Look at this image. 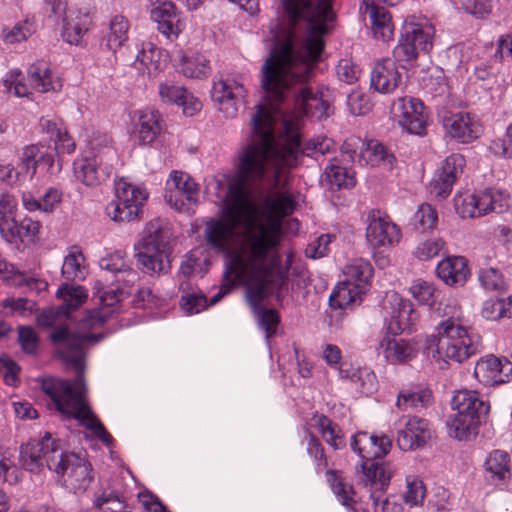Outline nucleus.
I'll use <instances>...</instances> for the list:
<instances>
[{
	"mask_svg": "<svg viewBox=\"0 0 512 512\" xmlns=\"http://www.w3.org/2000/svg\"><path fill=\"white\" fill-rule=\"evenodd\" d=\"M332 0H282L290 27H271L274 46L261 68V87L275 114L258 105L251 118L252 134L239 149L237 170L228 190L257 203L272 217L290 215L295 208L284 191L288 169L297 164L305 116H328L330 103L324 92L313 93L308 83L324 49L323 36L334 19Z\"/></svg>",
	"mask_w": 512,
	"mask_h": 512,
	"instance_id": "f257e3e1",
	"label": "nucleus"
},
{
	"mask_svg": "<svg viewBox=\"0 0 512 512\" xmlns=\"http://www.w3.org/2000/svg\"><path fill=\"white\" fill-rule=\"evenodd\" d=\"M205 238L211 247L229 256L223 283L209 304L203 294H187L181 297L180 307L189 314L199 313L239 284L247 286L248 300L258 320H279L278 312L263 306L261 301L267 290L280 288L285 282L278 253L280 223L257 203L244 200L240 188L237 195L228 190L223 220L208 222Z\"/></svg>",
	"mask_w": 512,
	"mask_h": 512,
	"instance_id": "f03ea898",
	"label": "nucleus"
},
{
	"mask_svg": "<svg viewBox=\"0 0 512 512\" xmlns=\"http://www.w3.org/2000/svg\"><path fill=\"white\" fill-rule=\"evenodd\" d=\"M66 325L55 327L50 334L51 341L57 346V353L65 364L76 371L72 380L46 378L42 382L43 392L50 398L55 409L66 418L77 420L93 435L110 446L112 436L86 402L87 387L84 379V361L86 349L108 335L102 326L105 322H64Z\"/></svg>",
	"mask_w": 512,
	"mask_h": 512,
	"instance_id": "7ed1b4c3",
	"label": "nucleus"
},
{
	"mask_svg": "<svg viewBox=\"0 0 512 512\" xmlns=\"http://www.w3.org/2000/svg\"><path fill=\"white\" fill-rule=\"evenodd\" d=\"M438 335L426 336L424 354L437 361L462 363L482 349V338L471 326L462 322H440Z\"/></svg>",
	"mask_w": 512,
	"mask_h": 512,
	"instance_id": "20e7f679",
	"label": "nucleus"
},
{
	"mask_svg": "<svg viewBox=\"0 0 512 512\" xmlns=\"http://www.w3.org/2000/svg\"><path fill=\"white\" fill-rule=\"evenodd\" d=\"M451 406L455 413L447 420L448 434L460 441L476 433L480 417L487 415L490 410L489 403L482 400L477 391L466 389L455 393Z\"/></svg>",
	"mask_w": 512,
	"mask_h": 512,
	"instance_id": "39448f33",
	"label": "nucleus"
},
{
	"mask_svg": "<svg viewBox=\"0 0 512 512\" xmlns=\"http://www.w3.org/2000/svg\"><path fill=\"white\" fill-rule=\"evenodd\" d=\"M170 234L160 219L150 221L136 253L137 264L145 273H165L170 269Z\"/></svg>",
	"mask_w": 512,
	"mask_h": 512,
	"instance_id": "423d86ee",
	"label": "nucleus"
},
{
	"mask_svg": "<svg viewBox=\"0 0 512 512\" xmlns=\"http://www.w3.org/2000/svg\"><path fill=\"white\" fill-rule=\"evenodd\" d=\"M351 449L360 458L362 475L361 482L371 481L380 476L379 472H392L387 464L376 462L386 456L392 447L391 439L384 434H369L364 431L357 432L351 437Z\"/></svg>",
	"mask_w": 512,
	"mask_h": 512,
	"instance_id": "0eeeda50",
	"label": "nucleus"
},
{
	"mask_svg": "<svg viewBox=\"0 0 512 512\" xmlns=\"http://www.w3.org/2000/svg\"><path fill=\"white\" fill-rule=\"evenodd\" d=\"M4 86L9 91L13 88L17 97H25L33 90L40 93L58 90L61 83L59 79L53 77L46 62L38 61L29 67L26 79L20 70L10 71L4 80Z\"/></svg>",
	"mask_w": 512,
	"mask_h": 512,
	"instance_id": "6e6552de",
	"label": "nucleus"
},
{
	"mask_svg": "<svg viewBox=\"0 0 512 512\" xmlns=\"http://www.w3.org/2000/svg\"><path fill=\"white\" fill-rule=\"evenodd\" d=\"M509 206V195L493 188L455 197V209L462 218L481 217L491 212L502 213Z\"/></svg>",
	"mask_w": 512,
	"mask_h": 512,
	"instance_id": "1a4fd4ad",
	"label": "nucleus"
},
{
	"mask_svg": "<svg viewBox=\"0 0 512 512\" xmlns=\"http://www.w3.org/2000/svg\"><path fill=\"white\" fill-rule=\"evenodd\" d=\"M50 461L52 471L62 478L63 485L73 493L86 491L93 481L91 463L73 452L62 449L59 458Z\"/></svg>",
	"mask_w": 512,
	"mask_h": 512,
	"instance_id": "9d476101",
	"label": "nucleus"
},
{
	"mask_svg": "<svg viewBox=\"0 0 512 512\" xmlns=\"http://www.w3.org/2000/svg\"><path fill=\"white\" fill-rule=\"evenodd\" d=\"M147 197L148 193L145 189L121 180L116 184V199L106 207L107 214L116 222H130L138 219Z\"/></svg>",
	"mask_w": 512,
	"mask_h": 512,
	"instance_id": "9b49d317",
	"label": "nucleus"
},
{
	"mask_svg": "<svg viewBox=\"0 0 512 512\" xmlns=\"http://www.w3.org/2000/svg\"><path fill=\"white\" fill-rule=\"evenodd\" d=\"M244 80L240 74H229L213 83L212 99L226 118H234L239 105L244 102L247 93Z\"/></svg>",
	"mask_w": 512,
	"mask_h": 512,
	"instance_id": "f8f14e48",
	"label": "nucleus"
},
{
	"mask_svg": "<svg viewBox=\"0 0 512 512\" xmlns=\"http://www.w3.org/2000/svg\"><path fill=\"white\" fill-rule=\"evenodd\" d=\"M62 450L60 440L45 432L39 440H31L21 446L20 461L30 472H39L44 466L52 471L51 459H58Z\"/></svg>",
	"mask_w": 512,
	"mask_h": 512,
	"instance_id": "ddd939ff",
	"label": "nucleus"
},
{
	"mask_svg": "<svg viewBox=\"0 0 512 512\" xmlns=\"http://www.w3.org/2000/svg\"><path fill=\"white\" fill-rule=\"evenodd\" d=\"M199 185L186 173L172 171L166 181L165 199L179 212H187L198 201Z\"/></svg>",
	"mask_w": 512,
	"mask_h": 512,
	"instance_id": "4468645a",
	"label": "nucleus"
},
{
	"mask_svg": "<svg viewBox=\"0 0 512 512\" xmlns=\"http://www.w3.org/2000/svg\"><path fill=\"white\" fill-rule=\"evenodd\" d=\"M398 124L408 133L424 136L428 124V111L423 102L413 97H400L392 106Z\"/></svg>",
	"mask_w": 512,
	"mask_h": 512,
	"instance_id": "2eb2a0df",
	"label": "nucleus"
},
{
	"mask_svg": "<svg viewBox=\"0 0 512 512\" xmlns=\"http://www.w3.org/2000/svg\"><path fill=\"white\" fill-rule=\"evenodd\" d=\"M401 230L390 217L380 210L367 216L366 240L372 248L391 247L399 243Z\"/></svg>",
	"mask_w": 512,
	"mask_h": 512,
	"instance_id": "dca6fc26",
	"label": "nucleus"
},
{
	"mask_svg": "<svg viewBox=\"0 0 512 512\" xmlns=\"http://www.w3.org/2000/svg\"><path fill=\"white\" fill-rule=\"evenodd\" d=\"M431 438L429 422L413 416H404L398 422L397 444L403 451L423 447Z\"/></svg>",
	"mask_w": 512,
	"mask_h": 512,
	"instance_id": "f3484780",
	"label": "nucleus"
},
{
	"mask_svg": "<svg viewBox=\"0 0 512 512\" xmlns=\"http://www.w3.org/2000/svg\"><path fill=\"white\" fill-rule=\"evenodd\" d=\"M473 374L485 386L508 383L512 379V362L488 355L477 361Z\"/></svg>",
	"mask_w": 512,
	"mask_h": 512,
	"instance_id": "a211bd4d",
	"label": "nucleus"
},
{
	"mask_svg": "<svg viewBox=\"0 0 512 512\" xmlns=\"http://www.w3.org/2000/svg\"><path fill=\"white\" fill-rule=\"evenodd\" d=\"M464 163V157L460 154L448 156L430 182L431 193L436 197L446 198L451 193L457 177L462 173Z\"/></svg>",
	"mask_w": 512,
	"mask_h": 512,
	"instance_id": "6ab92c4d",
	"label": "nucleus"
},
{
	"mask_svg": "<svg viewBox=\"0 0 512 512\" xmlns=\"http://www.w3.org/2000/svg\"><path fill=\"white\" fill-rule=\"evenodd\" d=\"M380 476L371 481L362 482L369 489L370 499L375 512H402L403 506L396 496H386L392 472H379Z\"/></svg>",
	"mask_w": 512,
	"mask_h": 512,
	"instance_id": "aec40b11",
	"label": "nucleus"
},
{
	"mask_svg": "<svg viewBox=\"0 0 512 512\" xmlns=\"http://www.w3.org/2000/svg\"><path fill=\"white\" fill-rule=\"evenodd\" d=\"M112 173V165L104 164L102 157L82 158L74 162L75 177L89 187L102 184Z\"/></svg>",
	"mask_w": 512,
	"mask_h": 512,
	"instance_id": "412c9836",
	"label": "nucleus"
},
{
	"mask_svg": "<svg viewBox=\"0 0 512 512\" xmlns=\"http://www.w3.org/2000/svg\"><path fill=\"white\" fill-rule=\"evenodd\" d=\"M402 82V72L390 58L377 62L371 72V87L376 91L388 94L393 92Z\"/></svg>",
	"mask_w": 512,
	"mask_h": 512,
	"instance_id": "4be33fe9",
	"label": "nucleus"
},
{
	"mask_svg": "<svg viewBox=\"0 0 512 512\" xmlns=\"http://www.w3.org/2000/svg\"><path fill=\"white\" fill-rule=\"evenodd\" d=\"M134 134L139 144L147 145L154 142L162 131V118L158 111L143 109L136 112Z\"/></svg>",
	"mask_w": 512,
	"mask_h": 512,
	"instance_id": "5701e85b",
	"label": "nucleus"
},
{
	"mask_svg": "<svg viewBox=\"0 0 512 512\" xmlns=\"http://www.w3.org/2000/svg\"><path fill=\"white\" fill-rule=\"evenodd\" d=\"M436 273L445 284L462 286L467 281L470 270L464 257L450 256L438 263Z\"/></svg>",
	"mask_w": 512,
	"mask_h": 512,
	"instance_id": "b1692460",
	"label": "nucleus"
},
{
	"mask_svg": "<svg viewBox=\"0 0 512 512\" xmlns=\"http://www.w3.org/2000/svg\"><path fill=\"white\" fill-rule=\"evenodd\" d=\"M443 124L451 137L462 143L476 139L480 132L478 124L467 113L451 114L444 118Z\"/></svg>",
	"mask_w": 512,
	"mask_h": 512,
	"instance_id": "393cba45",
	"label": "nucleus"
},
{
	"mask_svg": "<svg viewBox=\"0 0 512 512\" xmlns=\"http://www.w3.org/2000/svg\"><path fill=\"white\" fill-rule=\"evenodd\" d=\"M40 223L29 217L16 220L14 217L9 225L2 229L1 236L11 244L33 243L39 233Z\"/></svg>",
	"mask_w": 512,
	"mask_h": 512,
	"instance_id": "a878e982",
	"label": "nucleus"
},
{
	"mask_svg": "<svg viewBox=\"0 0 512 512\" xmlns=\"http://www.w3.org/2000/svg\"><path fill=\"white\" fill-rule=\"evenodd\" d=\"M57 297L62 300L53 313L50 311V317L69 316L73 311L77 310L88 298L87 290L80 285L62 284L56 293Z\"/></svg>",
	"mask_w": 512,
	"mask_h": 512,
	"instance_id": "bb28decb",
	"label": "nucleus"
},
{
	"mask_svg": "<svg viewBox=\"0 0 512 512\" xmlns=\"http://www.w3.org/2000/svg\"><path fill=\"white\" fill-rule=\"evenodd\" d=\"M339 378L350 381L354 389L365 396L373 394L378 387L376 374L368 367L349 364L347 368L340 369Z\"/></svg>",
	"mask_w": 512,
	"mask_h": 512,
	"instance_id": "cd10ccee",
	"label": "nucleus"
},
{
	"mask_svg": "<svg viewBox=\"0 0 512 512\" xmlns=\"http://www.w3.org/2000/svg\"><path fill=\"white\" fill-rule=\"evenodd\" d=\"M124 294V291L119 288L104 291L98 297V306L88 310V317L85 320H107L119 315L122 308L120 301Z\"/></svg>",
	"mask_w": 512,
	"mask_h": 512,
	"instance_id": "c85d7f7f",
	"label": "nucleus"
},
{
	"mask_svg": "<svg viewBox=\"0 0 512 512\" xmlns=\"http://www.w3.org/2000/svg\"><path fill=\"white\" fill-rule=\"evenodd\" d=\"M151 19L157 23V29L167 38L177 37L182 31V23L176 14L175 5L172 2H163L151 11Z\"/></svg>",
	"mask_w": 512,
	"mask_h": 512,
	"instance_id": "c756f323",
	"label": "nucleus"
},
{
	"mask_svg": "<svg viewBox=\"0 0 512 512\" xmlns=\"http://www.w3.org/2000/svg\"><path fill=\"white\" fill-rule=\"evenodd\" d=\"M386 361L390 364H405L417 357V348L403 339L383 337L381 343Z\"/></svg>",
	"mask_w": 512,
	"mask_h": 512,
	"instance_id": "7c9ffc66",
	"label": "nucleus"
},
{
	"mask_svg": "<svg viewBox=\"0 0 512 512\" xmlns=\"http://www.w3.org/2000/svg\"><path fill=\"white\" fill-rule=\"evenodd\" d=\"M91 25V19L87 13L70 11L63 19V39L73 45H81L83 38Z\"/></svg>",
	"mask_w": 512,
	"mask_h": 512,
	"instance_id": "2f4dec72",
	"label": "nucleus"
},
{
	"mask_svg": "<svg viewBox=\"0 0 512 512\" xmlns=\"http://www.w3.org/2000/svg\"><path fill=\"white\" fill-rule=\"evenodd\" d=\"M0 315L2 317L31 318L35 320H49V316L40 315L36 303L26 298L8 297L0 302Z\"/></svg>",
	"mask_w": 512,
	"mask_h": 512,
	"instance_id": "473e14b6",
	"label": "nucleus"
},
{
	"mask_svg": "<svg viewBox=\"0 0 512 512\" xmlns=\"http://www.w3.org/2000/svg\"><path fill=\"white\" fill-rule=\"evenodd\" d=\"M362 13H368L371 20V29L376 39L384 42L392 39L394 27L391 21V15L378 4H372L371 7H363Z\"/></svg>",
	"mask_w": 512,
	"mask_h": 512,
	"instance_id": "72a5a7b5",
	"label": "nucleus"
},
{
	"mask_svg": "<svg viewBox=\"0 0 512 512\" xmlns=\"http://www.w3.org/2000/svg\"><path fill=\"white\" fill-rule=\"evenodd\" d=\"M403 31L404 36L410 38L417 53H427L432 49L435 30L431 24L405 22Z\"/></svg>",
	"mask_w": 512,
	"mask_h": 512,
	"instance_id": "f704fd0d",
	"label": "nucleus"
},
{
	"mask_svg": "<svg viewBox=\"0 0 512 512\" xmlns=\"http://www.w3.org/2000/svg\"><path fill=\"white\" fill-rule=\"evenodd\" d=\"M395 157L387 148L377 140L364 142V147L359 153V161L371 166H384L391 168Z\"/></svg>",
	"mask_w": 512,
	"mask_h": 512,
	"instance_id": "c9c22d12",
	"label": "nucleus"
},
{
	"mask_svg": "<svg viewBox=\"0 0 512 512\" xmlns=\"http://www.w3.org/2000/svg\"><path fill=\"white\" fill-rule=\"evenodd\" d=\"M315 426L324 441L334 450L345 447L344 434L340 426L324 414H315Z\"/></svg>",
	"mask_w": 512,
	"mask_h": 512,
	"instance_id": "e433bc0d",
	"label": "nucleus"
},
{
	"mask_svg": "<svg viewBox=\"0 0 512 512\" xmlns=\"http://www.w3.org/2000/svg\"><path fill=\"white\" fill-rule=\"evenodd\" d=\"M373 269L371 264L364 259H356L344 269L345 280L356 289L365 292L369 281L372 278Z\"/></svg>",
	"mask_w": 512,
	"mask_h": 512,
	"instance_id": "4c0bfd02",
	"label": "nucleus"
},
{
	"mask_svg": "<svg viewBox=\"0 0 512 512\" xmlns=\"http://www.w3.org/2000/svg\"><path fill=\"white\" fill-rule=\"evenodd\" d=\"M61 274L68 281L83 280L86 277L85 257L76 246L71 247L65 256Z\"/></svg>",
	"mask_w": 512,
	"mask_h": 512,
	"instance_id": "58836bf2",
	"label": "nucleus"
},
{
	"mask_svg": "<svg viewBox=\"0 0 512 512\" xmlns=\"http://www.w3.org/2000/svg\"><path fill=\"white\" fill-rule=\"evenodd\" d=\"M485 469L492 481H505L510 478V455L502 450H494L485 462Z\"/></svg>",
	"mask_w": 512,
	"mask_h": 512,
	"instance_id": "ea45409f",
	"label": "nucleus"
},
{
	"mask_svg": "<svg viewBox=\"0 0 512 512\" xmlns=\"http://www.w3.org/2000/svg\"><path fill=\"white\" fill-rule=\"evenodd\" d=\"M363 293V291L356 289L346 281L339 282L329 297V305L332 309H347L357 300H360Z\"/></svg>",
	"mask_w": 512,
	"mask_h": 512,
	"instance_id": "a19ab883",
	"label": "nucleus"
},
{
	"mask_svg": "<svg viewBox=\"0 0 512 512\" xmlns=\"http://www.w3.org/2000/svg\"><path fill=\"white\" fill-rule=\"evenodd\" d=\"M178 67L184 76L190 78L201 79L211 72L209 60L201 54L183 55Z\"/></svg>",
	"mask_w": 512,
	"mask_h": 512,
	"instance_id": "79ce46f5",
	"label": "nucleus"
},
{
	"mask_svg": "<svg viewBox=\"0 0 512 512\" xmlns=\"http://www.w3.org/2000/svg\"><path fill=\"white\" fill-rule=\"evenodd\" d=\"M325 174L330 183L338 188H351L356 183L354 172L344 166L338 158L330 160L325 168Z\"/></svg>",
	"mask_w": 512,
	"mask_h": 512,
	"instance_id": "37998d69",
	"label": "nucleus"
},
{
	"mask_svg": "<svg viewBox=\"0 0 512 512\" xmlns=\"http://www.w3.org/2000/svg\"><path fill=\"white\" fill-rule=\"evenodd\" d=\"M431 396L429 389H403L398 394L396 406L402 411L426 407L431 401Z\"/></svg>",
	"mask_w": 512,
	"mask_h": 512,
	"instance_id": "c03bdc74",
	"label": "nucleus"
},
{
	"mask_svg": "<svg viewBox=\"0 0 512 512\" xmlns=\"http://www.w3.org/2000/svg\"><path fill=\"white\" fill-rule=\"evenodd\" d=\"M160 51L152 44L146 43L136 55L133 63L142 74L154 75L159 70Z\"/></svg>",
	"mask_w": 512,
	"mask_h": 512,
	"instance_id": "a18cd8bd",
	"label": "nucleus"
},
{
	"mask_svg": "<svg viewBox=\"0 0 512 512\" xmlns=\"http://www.w3.org/2000/svg\"><path fill=\"white\" fill-rule=\"evenodd\" d=\"M129 22L122 15L114 16L109 24V33L107 34V47L115 52L121 48L128 39Z\"/></svg>",
	"mask_w": 512,
	"mask_h": 512,
	"instance_id": "49530a36",
	"label": "nucleus"
},
{
	"mask_svg": "<svg viewBox=\"0 0 512 512\" xmlns=\"http://www.w3.org/2000/svg\"><path fill=\"white\" fill-rule=\"evenodd\" d=\"M326 476L327 481L338 501L343 506L352 508L354 504L352 487L345 484L340 475H338V472L335 470H328Z\"/></svg>",
	"mask_w": 512,
	"mask_h": 512,
	"instance_id": "de8ad7c7",
	"label": "nucleus"
},
{
	"mask_svg": "<svg viewBox=\"0 0 512 512\" xmlns=\"http://www.w3.org/2000/svg\"><path fill=\"white\" fill-rule=\"evenodd\" d=\"M100 267L103 270L109 271L111 273L122 275L121 278H117V281L130 282V276L134 277V273H132V269L125 262L124 258L120 253H115L108 257L102 258L100 260Z\"/></svg>",
	"mask_w": 512,
	"mask_h": 512,
	"instance_id": "09e8293b",
	"label": "nucleus"
},
{
	"mask_svg": "<svg viewBox=\"0 0 512 512\" xmlns=\"http://www.w3.org/2000/svg\"><path fill=\"white\" fill-rule=\"evenodd\" d=\"M393 320H415L420 313L414 308L411 301L399 297L396 293L391 296Z\"/></svg>",
	"mask_w": 512,
	"mask_h": 512,
	"instance_id": "8fccbe9b",
	"label": "nucleus"
},
{
	"mask_svg": "<svg viewBox=\"0 0 512 512\" xmlns=\"http://www.w3.org/2000/svg\"><path fill=\"white\" fill-rule=\"evenodd\" d=\"M32 34V25L25 21L17 23L12 27H4L1 37L6 44H16L27 40Z\"/></svg>",
	"mask_w": 512,
	"mask_h": 512,
	"instance_id": "3c124183",
	"label": "nucleus"
},
{
	"mask_svg": "<svg viewBox=\"0 0 512 512\" xmlns=\"http://www.w3.org/2000/svg\"><path fill=\"white\" fill-rule=\"evenodd\" d=\"M306 451L309 457L313 459L315 469L318 473L328 466L324 447L320 440L311 432H308Z\"/></svg>",
	"mask_w": 512,
	"mask_h": 512,
	"instance_id": "603ef678",
	"label": "nucleus"
},
{
	"mask_svg": "<svg viewBox=\"0 0 512 512\" xmlns=\"http://www.w3.org/2000/svg\"><path fill=\"white\" fill-rule=\"evenodd\" d=\"M479 280L486 290L497 292L507 290L503 275L495 268L482 269L479 273Z\"/></svg>",
	"mask_w": 512,
	"mask_h": 512,
	"instance_id": "864d4df0",
	"label": "nucleus"
},
{
	"mask_svg": "<svg viewBox=\"0 0 512 512\" xmlns=\"http://www.w3.org/2000/svg\"><path fill=\"white\" fill-rule=\"evenodd\" d=\"M95 505L102 512H126L127 508L125 501L114 492H103L97 496Z\"/></svg>",
	"mask_w": 512,
	"mask_h": 512,
	"instance_id": "5fc2aeb1",
	"label": "nucleus"
},
{
	"mask_svg": "<svg viewBox=\"0 0 512 512\" xmlns=\"http://www.w3.org/2000/svg\"><path fill=\"white\" fill-rule=\"evenodd\" d=\"M41 148L42 147L36 144H31L23 149L21 155L22 169L25 170L26 173H29L31 177L35 175L36 169L39 167L42 152Z\"/></svg>",
	"mask_w": 512,
	"mask_h": 512,
	"instance_id": "6e6d98bb",
	"label": "nucleus"
},
{
	"mask_svg": "<svg viewBox=\"0 0 512 512\" xmlns=\"http://www.w3.org/2000/svg\"><path fill=\"white\" fill-rule=\"evenodd\" d=\"M186 95V89L172 81H165L159 85V97L164 103L178 104Z\"/></svg>",
	"mask_w": 512,
	"mask_h": 512,
	"instance_id": "4d7b16f0",
	"label": "nucleus"
},
{
	"mask_svg": "<svg viewBox=\"0 0 512 512\" xmlns=\"http://www.w3.org/2000/svg\"><path fill=\"white\" fill-rule=\"evenodd\" d=\"M334 148V142L332 139L327 137H317L309 140L305 146H299L297 150V156L301 151L303 154L311 155L320 154L325 155L329 153Z\"/></svg>",
	"mask_w": 512,
	"mask_h": 512,
	"instance_id": "13d9d810",
	"label": "nucleus"
},
{
	"mask_svg": "<svg viewBox=\"0 0 512 512\" xmlns=\"http://www.w3.org/2000/svg\"><path fill=\"white\" fill-rule=\"evenodd\" d=\"M16 210V199L8 193H0V234H2V229L9 225V221L15 217Z\"/></svg>",
	"mask_w": 512,
	"mask_h": 512,
	"instance_id": "bf43d9fd",
	"label": "nucleus"
},
{
	"mask_svg": "<svg viewBox=\"0 0 512 512\" xmlns=\"http://www.w3.org/2000/svg\"><path fill=\"white\" fill-rule=\"evenodd\" d=\"M414 221L417 228L423 231L431 229L437 222V213L430 204H421L414 215Z\"/></svg>",
	"mask_w": 512,
	"mask_h": 512,
	"instance_id": "052dcab7",
	"label": "nucleus"
},
{
	"mask_svg": "<svg viewBox=\"0 0 512 512\" xmlns=\"http://www.w3.org/2000/svg\"><path fill=\"white\" fill-rule=\"evenodd\" d=\"M444 246L441 239H428L421 242L415 249V256L422 261H427L437 256Z\"/></svg>",
	"mask_w": 512,
	"mask_h": 512,
	"instance_id": "680f3d73",
	"label": "nucleus"
},
{
	"mask_svg": "<svg viewBox=\"0 0 512 512\" xmlns=\"http://www.w3.org/2000/svg\"><path fill=\"white\" fill-rule=\"evenodd\" d=\"M347 106L351 114L359 116L371 109L368 97L361 91H353L347 97Z\"/></svg>",
	"mask_w": 512,
	"mask_h": 512,
	"instance_id": "e2e57ef3",
	"label": "nucleus"
},
{
	"mask_svg": "<svg viewBox=\"0 0 512 512\" xmlns=\"http://www.w3.org/2000/svg\"><path fill=\"white\" fill-rule=\"evenodd\" d=\"M360 73V68L351 60L342 59L337 65V76L339 80L347 84L355 83L358 80Z\"/></svg>",
	"mask_w": 512,
	"mask_h": 512,
	"instance_id": "0e129e2a",
	"label": "nucleus"
},
{
	"mask_svg": "<svg viewBox=\"0 0 512 512\" xmlns=\"http://www.w3.org/2000/svg\"><path fill=\"white\" fill-rule=\"evenodd\" d=\"M393 55L397 61L410 62L417 58L418 53L413 44H411L410 38H406L402 34L398 45L394 48Z\"/></svg>",
	"mask_w": 512,
	"mask_h": 512,
	"instance_id": "69168bd1",
	"label": "nucleus"
},
{
	"mask_svg": "<svg viewBox=\"0 0 512 512\" xmlns=\"http://www.w3.org/2000/svg\"><path fill=\"white\" fill-rule=\"evenodd\" d=\"M18 339L21 348L25 353L34 354L38 348V337L35 331L29 326H20Z\"/></svg>",
	"mask_w": 512,
	"mask_h": 512,
	"instance_id": "338daca9",
	"label": "nucleus"
},
{
	"mask_svg": "<svg viewBox=\"0 0 512 512\" xmlns=\"http://www.w3.org/2000/svg\"><path fill=\"white\" fill-rule=\"evenodd\" d=\"M425 496V487L421 480L413 479L407 481V491L404 495V500L411 506H417L423 502Z\"/></svg>",
	"mask_w": 512,
	"mask_h": 512,
	"instance_id": "774afa93",
	"label": "nucleus"
}]
</instances>
